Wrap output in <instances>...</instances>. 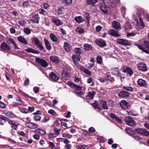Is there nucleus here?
I'll return each mask as SVG.
<instances>
[{
    "mask_svg": "<svg viewBox=\"0 0 149 149\" xmlns=\"http://www.w3.org/2000/svg\"><path fill=\"white\" fill-rule=\"evenodd\" d=\"M33 43L36 45L38 49L40 51H42L44 49V47L42 45V43L36 37H33L32 39Z\"/></svg>",
    "mask_w": 149,
    "mask_h": 149,
    "instance_id": "1",
    "label": "nucleus"
},
{
    "mask_svg": "<svg viewBox=\"0 0 149 149\" xmlns=\"http://www.w3.org/2000/svg\"><path fill=\"white\" fill-rule=\"evenodd\" d=\"M125 120L127 124L129 126H134L136 125V123L134 120L130 116L126 117Z\"/></svg>",
    "mask_w": 149,
    "mask_h": 149,
    "instance_id": "2",
    "label": "nucleus"
},
{
    "mask_svg": "<svg viewBox=\"0 0 149 149\" xmlns=\"http://www.w3.org/2000/svg\"><path fill=\"white\" fill-rule=\"evenodd\" d=\"M116 42L118 44L125 46H129L130 45V42L129 40L123 39L118 38Z\"/></svg>",
    "mask_w": 149,
    "mask_h": 149,
    "instance_id": "3",
    "label": "nucleus"
},
{
    "mask_svg": "<svg viewBox=\"0 0 149 149\" xmlns=\"http://www.w3.org/2000/svg\"><path fill=\"white\" fill-rule=\"evenodd\" d=\"M36 61L37 63H39L44 68L46 67L48 65L47 62L44 59L37 58H36Z\"/></svg>",
    "mask_w": 149,
    "mask_h": 149,
    "instance_id": "4",
    "label": "nucleus"
},
{
    "mask_svg": "<svg viewBox=\"0 0 149 149\" xmlns=\"http://www.w3.org/2000/svg\"><path fill=\"white\" fill-rule=\"evenodd\" d=\"M138 69L140 71L146 72L147 71V68L146 64L142 62H140L137 65Z\"/></svg>",
    "mask_w": 149,
    "mask_h": 149,
    "instance_id": "5",
    "label": "nucleus"
},
{
    "mask_svg": "<svg viewBox=\"0 0 149 149\" xmlns=\"http://www.w3.org/2000/svg\"><path fill=\"white\" fill-rule=\"evenodd\" d=\"M1 51L3 52H8L10 50V48L8 45L5 42H2L0 46Z\"/></svg>",
    "mask_w": 149,
    "mask_h": 149,
    "instance_id": "6",
    "label": "nucleus"
},
{
    "mask_svg": "<svg viewBox=\"0 0 149 149\" xmlns=\"http://www.w3.org/2000/svg\"><path fill=\"white\" fill-rule=\"evenodd\" d=\"M6 121H7L8 123L11 125V128L14 130H15L17 128V126L19 124L16 123L15 121L11 120L10 119L7 118L6 120Z\"/></svg>",
    "mask_w": 149,
    "mask_h": 149,
    "instance_id": "7",
    "label": "nucleus"
},
{
    "mask_svg": "<svg viewBox=\"0 0 149 149\" xmlns=\"http://www.w3.org/2000/svg\"><path fill=\"white\" fill-rule=\"evenodd\" d=\"M111 71L112 74L116 76L117 77H119L121 79L123 77L122 75L120 73L118 68H113L112 69Z\"/></svg>",
    "mask_w": 149,
    "mask_h": 149,
    "instance_id": "8",
    "label": "nucleus"
},
{
    "mask_svg": "<svg viewBox=\"0 0 149 149\" xmlns=\"http://www.w3.org/2000/svg\"><path fill=\"white\" fill-rule=\"evenodd\" d=\"M108 33L110 35L116 37H120L121 35L118 33V31L113 29H110L108 31Z\"/></svg>",
    "mask_w": 149,
    "mask_h": 149,
    "instance_id": "9",
    "label": "nucleus"
},
{
    "mask_svg": "<svg viewBox=\"0 0 149 149\" xmlns=\"http://www.w3.org/2000/svg\"><path fill=\"white\" fill-rule=\"evenodd\" d=\"M67 83L68 85L70 86L71 88L74 89L77 91H80L82 89V87L79 85H77L70 81H68Z\"/></svg>",
    "mask_w": 149,
    "mask_h": 149,
    "instance_id": "10",
    "label": "nucleus"
},
{
    "mask_svg": "<svg viewBox=\"0 0 149 149\" xmlns=\"http://www.w3.org/2000/svg\"><path fill=\"white\" fill-rule=\"evenodd\" d=\"M136 132L144 136H148L149 135V132L148 131L145 129H138L136 130Z\"/></svg>",
    "mask_w": 149,
    "mask_h": 149,
    "instance_id": "11",
    "label": "nucleus"
},
{
    "mask_svg": "<svg viewBox=\"0 0 149 149\" xmlns=\"http://www.w3.org/2000/svg\"><path fill=\"white\" fill-rule=\"evenodd\" d=\"M113 27V28L118 31L121 29V27L120 23L117 21H113L112 23Z\"/></svg>",
    "mask_w": 149,
    "mask_h": 149,
    "instance_id": "12",
    "label": "nucleus"
},
{
    "mask_svg": "<svg viewBox=\"0 0 149 149\" xmlns=\"http://www.w3.org/2000/svg\"><path fill=\"white\" fill-rule=\"evenodd\" d=\"M118 96L121 97H128L130 93L127 91H121L118 93Z\"/></svg>",
    "mask_w": 149,
    "mask_h": 149,
    "instance_id": "13",
    "label": "nucleus"
},
{
    "mask_svg": "<svg viewBox=\"0 0 149 149\" xmlns=\"http://www.w3.org/2000/svg\"><path fill=\"white\" fill-rule=\"evenodd\" d=\"M25 125L27 127L31 129H35L37 127V126L36 124L32 122L26 123Z\"/></svg>",
    "mask_w": 149,
    "mask_h": 149,
    "instance_id": "14",
    "label": "nucleus"
},
{
    "mask_svg": "<svg viewBox=\"0 0 149 149\" xmlns=\"http://www.w3.org/2000/svg\"><path fill=\"white\" fill-rule=\"evenodd\" d=\"M49 75L51 80L53 81H56L59 79V77L53 72H51Z\"/></svg>",
    "mask_w": 149,
    "mask_h": 149,
    "instance_id": "15",
    "label": "nucleus"
},
{
    "mask_svg": "<svg viewBox=\"0 0 149 149\" xmlns=\"http://www.w3.org/2000/svg\"><path fill=\"white\" fill-rule=\"evenodd\" d=\"M100 7L101 11L105 13H107L108 11L109 8L104 3L101 4Z\"/></svg>",
    "mask_w": 149,
    "mask_h": 149,
    "instance_id": "16",
    "label": "nucleus"
},
{
    "mask_svg": "<svg viewBox=\"0 0 149 149\" xmlns=\"http://www.w3.org/2000/svg\"><path fill=\"white\" fill-rule=\"evenodd\" d=\"M44 41L46 49L48 50H50L52 49V46L46 38L44 39Z\"/></svg>",
    "mask_w": 149,
    "mask_h": 149,
    "instance_id": "17",
    "label": "nucleus"
},
{
    "mask_svg": "<svg viewBox=\"0 0 149 149\" xmlns=\"http://www.w3.org/2000/svg\"><path fill=\"white\" fill-rule=\"evenodd\" d=\"M52 20L56 25L57 26H59L63 24L61 20L58 19L56 17H53Z\"/></svg>",
    "mask_w": 149,
    "mask_h": 149,
    "instance_id": "18",
    "label": "nucleus"
},
{
    "mask_svg": "<svg viewBox=\"0 0 149 149\" xmlns=\"http://www.w3.org/2000/svg\"><path fill=\"white\" fill-rule=\"evenodd\" d=\"M50 60L57 64L59 63L60 59L58 58L55 55H52L50 57Z\"/></svg>",
    "mask_w": 149,
    "mask_h": 149,
    "instance_id": "19",
    "label": "nucleus"
},
{
    "mask_svg": "<svg viewBox=\"0 0 149 149\" xmlns=\"http://www.w3.org/2000/svg\"><path fill=\"white\" fill-rule=\"evenodd\" d=\"M40 17H39L38 14H35L33 15L32 19L30 20L33 22H35L36 23H39V19Z\"/></svg>",
    "mask_w": 149,
    "mask_h": 149,
    "instance_id": "20",
    "label": "nucleus"
},
{
    "mask_svg": "<svg viewBox=\"0 0 149 149\" xmlns=\"http://www.w3.org/2000/svg\"><path fill=\"white\" fill-rule=\"evenodd\" d=\"M96 43L100 47H103L106 45V43L102 39H100L96 41Z\"/></svg>",
    "mask_w": 149,
    "mask_h": 149,
    "instance_id": "21",
    "label": "nucleus"
},
{
    "mask_svg": "<svg viewBox=\"0 0 149 149\" xmlns=\"http://www.w3.org/2000/svg\"><path fill=\"white\" fill-rule=\"evenodd\" d=\"M128 103L125 100H122L120 103V106L123 109H126L128 107Z\"/></svg>",
    "mask_w": 149,
    "mask_h": 149,
    "instance_id": "22",
    "label": "nucleus"
},
{
    "mask_svg": "<svg viewBox=\"0 0 149 149\" xmlns=\"http://www.w3.org/2000/svg\"><path fill=\"white\" fill-rule=\"evenodd\" d=\"M95 94L96 93L94 91L88 92L87 95V98L90 100L92 99Z\"/></svg>",
    "mask_w": 149,
    "mask_h": 149,
    "instance_id": "23",
    "label": "nucleus"
},
{
    "mask_svg": "<svg viewBox=\"0 0 149 149\" xmlns=\"http://www.w3.org/2000/svg\"><path fill=\"white\" fill-rule=\"evenodd\" d=\"M124 72L127 73V76H130L133 74V72L132 70L129 67H126L124 70Z\"/></svg>",
    "mask_w": 149,
    "mask_h": 149,
    "instance_id": "24",
    "label": "nucleus"
},
{
    "mask_svg": "<svg viewBox=\"0 0 149 149\" xmlns=\"http://www.w3.org/2000/svg\"><path fill=\"white\" fill-rule=\"evenodd\" d=\"M137 83L139 85L144 87H146L147 85V83L145 81L141 79H140L138 80Z\"/></svg>",
    "mask_w": 149,
    "mask_h": 149,
    "instance_id": "25",
    "label": "nucleus"
},
{
    "mask_svg": "<svg viewBox=\"0 0 149 149\" xmlns=\"http://www.w3.org/2000/svg\"><path fill=\"white\" fill-rule=\"evenodd\" d=\"M63 47L66 52L68 53L70 52V46L68 43L66 42H64Z\"/></svg>",
    "mask_w": 149,
    "mask_h": 149,
    "instance_id": "26",
    "label": "nucleus"
},
{
    "mask_svg": "<svg viewBox=\"0 0 149 149\" xmlns=\"http://www.w3.org/2000/svg\"><path fill=\"white\" fill-rule=\"evenodd\" d=\"M74 19L76 22L79 23L84 22L85 21L84 19L81 16L75 17Z\"/></svg>",
    "mask_w": 149,
    "mask_h": 149,
    "instance_id": "27",
    "label": "nucleus"
},
{
    "mask_svg": "<svg viewBox=\"0 0 149 149\" xmlns=\"http://www.w3.org/2000/svg\"><path fill=\"white\" fill-rule=\"evenodd\" d=\"M72 59L73 62L79 61L80 60V55L73 54L72 56Z\"/></svg>",
    "mask_w": 149,
    "mask_h": 149,
    "instance_id": "28",
    "label": "nucleus"
},
{
    "mask_svg": "<svg viewBox=\"0 0 149 149\" xmlns=\"http://www.w3.org/2000/svg\"><path fill=\"white\" fill-rule=\"evenodd\" d=\"M100 104L103 109H108V105L105 100H101L100 102Z\"/></svg>",
    "mask_w": 149,
    "mask_h": 149,
    "instance_id": "29",
    "label": "nucleus"
},
{
    "mask_svg": "<svg viewBox=\"0 0 149 149\" xmlns=\"http://www.w3.org/2000/svg\"><path fill=\"white\" fill-rule=\"evenodd\" d=\"M136 45L140 49L142 50L143 52L146 53H149V51L148 49H145L141 45L138 44H136Z\"/></svg>",
    "mask_w": 149,
    "mask_h": 149,
    "instance_id": "30",
    "label": "nucleus"
},
{
    "mask_svg": "<svg viewBox=\"0 0 149 149\" xmlns=\"http://www.w3.org/2000/svg\"><path fill=\"white\" fill-rule=\"evenodd\" d=\"M69 73L68 71L66 70H63L62 73V76L63 78H68L69 77Z\"/></svg>",
    "mask_w": 149,
    "mask_h": 149,
    "instance_id": "31",
    "label": "nucleus"
},
{
    "mask_svg": "<svg viewBox=\"0 0 149 149\" xmlns=\"http://www.w3.org/2000/svg\"><path fill=\"white\" fill-rule=\"evenodd\" d=\"M18 40L20 42L27 45L28 44V42L22 36H19L18 38Z\"/></svg>",
    "mask_w": 149,
    "mask_h": 149,
    "instance_id": "32",
    "label": "nucleus"
},
{
    "mask_svg": "<svg viewBox=\"0 0 149 149\" xmlns=\"http://www.w3.org/2000/svg\"><path fill=\"white\" fill-rule=\"evenodd\" d=\"M74 52L78 55H80L82 53V50L80 48H76L74 50Z\"/></svg>",
    "mask_w": 149,
    "mask_h": 149,
    "instance_id": "33",
    "label": "nucleus"
},
{
    "mask_svg": "<svg viewBox=\"0 0 149 149\" xmlns=\"http://www.w3.org/2000/svg\"><path fill=\"white\" fill-rule=\"evenodd\" d=\"M50 37L51 40L53 42H57L58 40L55 35L53 33H50Z\"/></svg>",
    "mask_w": 149,
    "mask_h": 149,
    "instance_id": "34",
    "label": "nucleus"
},
{
    "mask_svg": "<svg viewBox=\"0 0 149 149\" xmlns=\"http://www.w3.org/2000/svg\"><path fill=\"white\" fill-rule=\"evenodd\" d=\"M25 50L26 52H28L32 53L34 54H38V51L35 50L34 49L32 48H28L26 49Z\"/></svg>",
    "mask_w": 149,
    "mask_h": 149,
    "instance_id": "35",
    "label": "nucleus"
},
{
    "mask_svg": "<svg viewBox=\"0 0 149 149\" xmlns=\"http://www.w3.org/2000/svg\"><path fill=\"white\" fill-rule=\"evenodd\" d=\"M35 132L38 133L42 135H44L46 134L45 132L43 130L40 129H38L35 131Z\"/></svg>",
    "mask_w": 149,
    "mask_h": 149,
    "instance_id": "36",
    "label": "nucleus"
},
{
    "mask_svg": "<svg viewBox=\"0 0 149 149\" xmlns=\"http://www.w3.org/2000/svg\"><path fill=\"white\" fill-rule=\"evenodd\" d=\"M3 114H5L6 116H8L10 118H13L14 117L15 115L13 113H11L10 112H4Z\"/></svg>",
    "mask_w": 149,
    "mask_h": 149,
    "instance_id": "37",
    "label": "nucleus"
},
{
    "mask_svg": "<svg viewBox=\"0 0 149 149\" xmlns=\"http://www.w3.org/2000/svg\"><path fill=\"white\" fill-rule=\"evenodd\" d=\"M84 49L87 51L91 50L92 48L91 45L88 44H85L84 45Z\"/></svg>",
    "mask_w": 149,
    "mask_h": 149,
    "instance_id": "38",
    "label": "nucleus"
},
{
    "mask_svg": "<svg viewBox=\"0 0 149 149\" xmlns=\"http://www.w3.org/2000/svg\"><path fill=\"white\" fill-rule=\"evenodd\" d=\"M98 0H87V3L90 5L94 6L97 2Z\"/></svg>",
    "mask_w": 149,
    "mask_h": 149,
    "instance_id": "39",
    "label": "nucleus"
},
{
    "mask_svg": "<svg viewBox=\"0 0 149 149\" xmlns=\"http://www.w3.org/2000/svg\"><path fill=\"white\" fill-rule=\"evenodd\" d=\"M77 149H88V146L86 145H79L77 146Z\"/></svg>",
    "mask_w": 149,
    "mask_h": 149,
    "instance_id": "40",
    "label": "nucleus"
},
{
    "mask_svg": "<svg viewBox=\"0 0 149 149\" xmlns=\"http://www.w3.org/2000/svg\"><path fill=\"white\" fill-rule=\"evenodd\" d=\"M18 108L19 110L22 113H27L29 112L28 110L26 108L19 107Z\"/></svg>",
    "mask_w": 149,
    "mask_h": 149,
    "instance_id": "41",
    "label": "nucleus"
},
{
    "mask_svg": "<svg viewBox=\"0 0 149 149\" xmlns=\"http://www.w3.org/2000/svg\"><path fill=\"white\" fill-rule=\"evenodd\" d=\"M81 70L83 71L84 73L88 75H91V72L89 70L87 69L84 68L83 67L82 68Z\"/></svg>",
    "mask_w": 149,
    "mask_h": 149,
    "instance_id": "42",
    "label": "nucleus"
},
{
    "mask_svg": "<svg viewBox=\"0 0 149 149\" xmlns=\"http://www.w3.org/2000/svg\"><path fill=\"white\" fill-rule=\"evenodd\" d=\"M62 136L64 138L66 137L68 139H70L72 137V135L69 134L68 133H63Z\"/></svg>",
    "mask_w": 149,
    "mask_h": 149,
    "instance_id": "43",
    "label": "nucleus"
},
{
    "mask_svg": "<svg viewBox=\"0 0 149 149\" xmlns=\"http://www.w3.org/2000/svg\"><path fill=\"white\" fill-rule=\"evenodd\" d=\"M123 89H124L127 91H133V88L131 86H125L123 87Z\"/></svg>",
    "mask_w": 149,
    "mask_h": 149,
    "instance_id": "44",
    "label": "nucleus"
},
{
    "mask_svg": "<svg viewBox=\"0 0 149 149\" xmlns=\"http://www.w3.org/2000/svg\"><path fill=\"white\" fill-rule=\"evenodd\" d=\"M31 30L28 28H24V33L27 35H29L31 33Z\"/></svg>",
    "mask_w": 149,
    "mask_h": 149,
    "instance_id": "45",
    "label": "nucleus"
},
{
    "mask_svg": "<svg viewBox=\"0 0 149 149\" xmlns=\"http://www.w3.org/2000/svg\"><path fill=\"white\" fill-rule=\"evenodd\" d=\"M106 80H108L111 82L113 81H114V79L113 77H111V75H109L107 76Z\"/></svg>",
    "mask_w": 149,
    "mask_h": 149,
    "instance_id": "46",
    "label": "nucleus"
},
{
    "mask_svg": "<svg viewBox=\"0 0 149 149\" xmlns=\"http://www.w3.org/2000/svg\"><path fill=\"white\" fill-rule=\"evenodd\" d=\"M18 23L22 26H24L25 25L26 22L24 20H20L18 22Z\"/></svg>",
    "mask_w": 149,
    "mask_h": 149,
    "instance_id": "47",
    "label": "nucleus"
},
{
    "mask_svg": "<svg viewBox=\"0 0 149 149\" xmlns=\"http://www.w3.org/2000/svg\"><path fill=\"white\" fill-rule=\"evenodd\" d=\"M142 42H143L145 47L149 49V42L146 40H142Z\"/></svg>",
    "mask_w": 149,
    "mask_h": 149,
    "instance_id": "48",
    "label": "nucleus"
},
{
    "mask_svg": "<svg viewBox=\"0 0 149 149\" xmlns=\"http://www.w3.org/2000/svg\"><path fill=\"white\" fill-rule=\"evenodd\" d=\"M61 131V130L59 129H58L57 128H55L54 130V131L55 132L54 133V137L57 136L59 134L60 132Z\"/></svg>",
    "mask_w": 149,
    "mask_h": 149,
    "instance_id": "49",
    "label": "nucleus"
},
{
    "mask_svg": "<svg viewBox=\"0 0 149 149\" xmlns=\"http://www.w3.org/2000/svg\"><path fill=\"white\" fill-rule=\"evenodd\" d=\"M84 16L86 18V22L88 23H89L90 22V18L89 14L87 13H86L84 14Z\"/></svg>",
    "mask_w": 149,
    "mask_h": 149,
    "instance_id": "50",
    "label": "nucleus"
},
{
    "mask_svg": "<svg viewBox=\"0 0 149 149\" xmlns=\"http://www.w3.org/2000/svg\"><path fill=\"white\" fill-rule=\"evenodd\" d=\"M87 82L88 84H91V86H93L94 85V83L92 79L90 77L88 79Z\"/></svg>",
    "mask_w": 149,
    "mask_h": 149,
    "instance_id": "51",
    "label": "nucleus"
},
{
    "mask_svg": "<svg viewBox=\"0 0 149 149\" xmlns=\"http://www.w3.org/2000/svg\"><path fill=\"white\" fill-rule=\"evenodd\" d=\"M29 5V3L27 1H24L22 4V7L24 8L28 7Z\"/></svg>",
    "mask_w": 149,
    "mask_h": 149,
    "instance_id": "52",
    "label": "nucleus"
},
{
    "mask_svg": "<svg viewBox=\"0 0 149 149\" xmlns=\"http://www.w3.org/2000/svg\"><path fill=\"white\" fill-rule=\"evenodd\" d=\"M74 65L76 66V67L81 70L83 68L81 65H80L79 63L77 62H73Z\"/></svg>",
    "mask_w": 149,
    "mask_h": 149,
    "instance_id": "53",
    "label": "nucleus"
},
{
    "mask_svg": "<svg viewBox=\"0 0 149 149\" xmlns=\"http://www.w3.org/2000/svg\"><path fill=\"white\" fill-rule=\"evenodd\" d=\"M76 31L77 32L80 33H82L84 32V29L81 27L77 28L76 29Z\"/></svg>",
    "mask_w": 149,
    "mask_h": 149,
    "instance_id": "54",
    "label": "nucleus"
},
{
    "mask_svg": "<svg viewBox=\"0 0 149 149\" xmlns=\"http://www.w3.org/2000/svg\"><path fill=\"white\" fill-rule=\"evenodd\" d=\"M73 78H74V81L75 82L79 83V82H80V83H81V79L80 78L78 77H77L75 76Z\"/></svg>",
    "mask_w": 149,
    "mask_h": 149,
    "instance_id": "55",
    "label": "nucleus"
},
{
    "mask_svg": "<svg viewBox=\"0 0 149 149\" xmlns=\"http://www.w3.org/2000/svg\"><path fill=\"white\" fill-rule=\"evenodd\" d=\"M97 62L100 64H101L102 63V58L100 56H98L97 58Z\"/></svg>",
    "mask_w": 149,
    "mask_h": 149,
    "instance_id": "56",
    "label": "nucleus"
},
{
    "mask_svg": "<svg viewBox=\"0 0 149 149\" xmlns=\"http://www.w3.org/2000/svg\"><path fill=\"white\" fill-rule=\"evenodd\" d=\"M20 105H21V104L17 102H13V104L11 105V106L12 107V108H13L15 107H17Z\"/></svg>",
    "mask_w": 149,
    "mask_h": 149,
    "instance_id": "57",
    "label": "nucleus"
},
{
    "mask_svg": "<svg viewBox=\"0 0 149 149\" xmlns=\"http://www.w3.org/2000/svg\"><path fill=\"white\" fill-rule=\"evenodd\" d=\"M80 91H76L75 92V93L78 96L80 97H82V95H83V92Z\"/></svg>",
    "mask_w": 149,
    "mask_h": 149,
    "instance_id": "58",
    "label": "nucleus"
},
{
    "mask_svg": "<svg viewBox=\"0 0 149 149\" xmlns=\"http://www.w3.org/2000/svg\"><path fill=\"white\" fill-rule=\"evenodd\" d=\"M139 20L140 23V25L143 28L145 27V24L143 23V22L142 20V17L140 16H139Z\"/></svg>",
    "mask_w": 149,
    "mask_h": 149,
    "instance_id": "59",
    "label": "nucleus"
},
{
    "mask_svg": "<svg viewBox=\"0 0 149 149\" xmlns=\"http://www.w3.org/2000/svg\"><path fill=\"white\" fill-rule=\"evenodd\" d=\"M48 113L53 116L55 115L56 113L55 111L53 109H50L48 111Z\"/></svg>",
    "mask_w": 149,
    "mask_h": 149,
    "instance_id": "60",
    "label": "nucleus"
},
{
    "mask_svg": "<svg viewBox=\"0 0 149 149\" xmlns=\"http://www.w3.org/2000/svg\"><path fill=\"white\" fill-rule=\"evenodd\" d=\"M39 13L42 14L44 15H46L48 13L45 10L43 9H42L39 12Z\"/></svg>",
    "mask_w": 149,
    "mask_h": 149,
    "instance_id": "61",
    "label": "nucleus"
},
{
    "mask_svg": "<svg viewBox=\"0 0 149 149\" xmlns=\"http://www.w3.org/2000/svg\"><path fill=\"white\" fill-rule=\"evenodd\" d=\"M33 90L34 93L36 94L38 93L39 91V88L37 86L34 87Z\"/></svg>",
    "mask_w": 149,
    "mask_h": 149,
    "instance_id": "62",
    "label": "nucleus"
},
{
    "mask_svg": "<svg viewBox=\"0 0 149 149\" xmlns=\"http://www.w3.org/2000/svg\"><path fill=\"white\" fill-rule=\"evenodd\" d=\"M16 100L17 101L20 102V104H22L24 103V102L22 100L19 96L16 99Z\"/></svg>",
    "mask_w": 149,
    "mask_h": 149,
    "instance_id": "63",
    "label": "nucleus"
},
{
    "mask_svg": "<svg viewBox=\"0 0 149 149\" xmlns=\"http://www.w3.org/2000/svg\"><path fill=\"white\" fill-rule=\"evenodd\" d=\"M72 0H65V3L67 5H69L72 3Z\"/></svg>",
    "mask_w": 149,
    "mask_h": 149,
    "instance_id": "64",
    "label": "nucleus"
}]
</instances>
